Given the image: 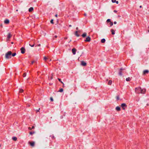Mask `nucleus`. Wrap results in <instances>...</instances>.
Segmentation results:
<instances>
[{
	"mask_svg": "<svg viewBox=\"0 0 149 149\" xmlns=\"http://www.w3.org/2000/svg\"><path fill=\"white\" fill-rule=\"evenodd\" d=\"M12 139L13 140L15 141L17 140V138L15 136H14L12 137Z\"/></svg>",
	"mask_w": 149,
	"mask_h": 149,
	"instance_id": "14",
	"label": "nucleus"
},
{
	"mask_svg": "<svg viewBox=\"0 0 149 149\" xmlns=\"http://www.w3.org/2000/svg\"><path fill=\"white\" fill-rule=\"evenodd\" d=\"M77 51V49L75 48H73L72 49V52L74 55L76 54V52Z\"/></svg>",
	"mask_w": 149,
	"mask_h": 149,
	"instance_id": "8",
	"label": "nucleus"
},
{
	"mask_svg": "<svg viewBox=\"0 0 149 149\" xmlns=\"http://www.w3.org/2000/svg\"><path fill=\"white\" fill-rule=\"evenodd\" d=\"M29 130H32V128H31V127H29Z\"/></svg>",
	"mask_w": 149,
	"mask_h": 149,
	"instance_id": "35",
	"label": "nucleus"
},
{
	"mask_svg": "<svg viewBox=\"0 0 149 149\" xmlns=\"http://www.w3.org/2000/svg\"><path fill=\"white\" fill-rule=\"evenodd\" d=\"M114 24H116V22H114Z\"/></svg>",
	"mask_w": 149,
	"mask_h": 149,
	"instance_id": "39",
	"label": "nucleus"
},
{
	"mask_svg": "<svg viewBox=\"0 0 149 149\" xmlns=\"http://www.w3.org/2000/svg\"><path fill=\"white\" fill-rule=\"evenodd\" d=\"M91 41V38L90 37H87L86 38V39L85 40V42H90Z\"/></svg>",
	"mask_w": 149,
	"mask_h": 149,
	"instance_id": "7",
	"label": "nucleus"
},
{
	"mask_svg": "<svg viewBox=\"0 0 149 149\" xmlns=\"http://www.w3.org/2000/svg\"><path fill=\"white\" fill-rule=\"evenodd\" d=\"M148 32H149V30L148 31Z\"/></svg>",
	"mask_w": 149,
	"mask_h": 149,
	"instance_id": "54",
	"label": "nucleus"
},
{
	"mask_svg": "<svg viewBox=\"0 0 149 149\" xmlns=\"http://www.w3.org/2000/svg\"><path fill=\"white\" fill-rule=\"evenodd\" d=\"M75 35L77 37H79V35L78 33V31H76L75 32Z\"/></svg>",
	"mask_w": 149,
	"mask_h": 149,
	"instance_id": "21",
	"label": "nucleus"
},
{
	"mask_svg": "<svg viewBox=\"0 0 149 149\" xmlns=\"http://www.w3.org/2000/svg\"><path fill=\"white\" fill-rule=\"evenodd\" d=\"M55 16L56 17H57V15L56 14L55 15Z\"/></svg>",
	"mask_w": 149,
	"mask_h": 149,
	"instance_id": "40",
	"label": "nucleus"
},
{
	"mask_svg": "<svg viewBox=\"0 0 149 149\" xmlns=\"http://www.w3.org/2000/svg\"><path fill=\"white\" fill-rule=\"evenodd\" d=\"M53 19H52L51 20V21H50V22L51 23H52V24H54V22H53Z\"/></svg>",
	"mask_w": 149,
	"mask_h": 149,
	"instance_id": "30",
	"label": "nucleus"
},
{
	"mask_svg": "<svg viewBox=\"0 0 149 149\" xmlns=\"http://www.w3.org/2000/svg\"><path fill=\"white\" fill-rule=\"evenodd\" d=\"M131 79V78H130V77H128L126 79V80L127 81H130Z\"/></svg>",
	"mask_w": 149,
	"mask_h": 149,
	"instance_id": "19",
	"label": "nucleus"
},
{
	"mask_svg": "<svg viewBox=\"0 0 149 149\" xmlns=\"http://www.w3.org/2000/svg\"><path fill=\"white\" fill-rule=\"evenodd\" d=\"M58 79L59 81H61V83H62V84H63V83L62 81H61V79Z\"/></svg>",
	"mask_w": 149,
	"mask_h": 149,
	"instance_id": "33",
	"label": "nucleus"
},
{
	"mask_svg": "<svg viewBox=\"0 0 149 149\" xmlns=\"http://www.w3.org/2000/svg\"><path fill=\"white\" fill-rule=\"evenodd\" d=\"M116 98L117 100H119L120 99L119 97L118 96H117L116 97Z\"/></svg>",
	"mask_w": 149,
	"mask_h": 149,
	"instance_id": "24",
	"label": "nucleus"
},
{
	"mask_svg": "<svg viewBox=\"0 0 149 149\" xmlns=\"http://www.w3.org/2000/svg\"><path fill=\"white\" fill-rule=\"evenodd\" d=\"M50 61H51V59L50 60Z\"/></svg>",
	"mask_w": 149,
	"mask_h": 149,
	"instance_id": "51",
	"label": "nucleus"
},
{
	"mask_svg": "<svg viewBox=\"0 0 149 149\" xmlns=\"http://www.w3.org/2000/svg\"><path fill=\"white\" fill-rule=\"evenodd\" d=\"M26 75H24V76H23V77L25 78L26 77Z\"/></svg>",
	"mask_w": 149,
	"mask_h": 149,
	"instance_id": "42",
	"label": "nucleus"
},
{
	"mask_svg": "<svg viewBox=\"0 0 149 149\" xmlns=\"http://www.w3.org/2000/svg\"><path fill=\"white\" fill-rule=\"evenodd\" d=\"M63 88H60L59 89V90L58 91L59 92H63Z\"/></svg>",
	"mask_w": 149,
	"mask_h": 149,
	"instance_id": "25",
	"label": "nucleus"
},
{
	"mask_svg": "<svg viewBox=\"0 0 149 149\" xmlns=\"http://www.w3.org/2000/svg\"><path fill=\"white\" fill-rule=\"evenodd\" d=\"M81 64L82 66H86V63L84 61H81Z\"/></svg>",
	"mask_w": 149,
	"mask_h": 149,
	"instance_id": "6",
	"label": "nucleus"
},
{
	"mask_svg": "<svg viewBox=\"0 0 149 149\" xmlns=\"http://www.w3.org/2000/svg\"><path fill=\"white\" fill-rule=\"evenodd\" d=\"M1 147V145H0V147Z\"/></svg>",
	"mask_w": 149,
	"mask_h": 149,
	"instance_id": "53",
	"label": "nucleus"
},
{
	"mask_svg": "<svg viewBox=\"0 0 149 149\" xmlns=\"http://www.w3.org/2000/svg\"><path fill=\"white\" fill-rule=\"evenodd\" d=\"M105 42V40L104 38H103V39H102L101 40V42L102 43H104Z\"/></svg>",
	"mask_w": 149,
	"mask_h": 149,
	"instance_id": "17",
	"label": "nucleus"
},
{
	"mask_svg": "<svg viewBox=\"0 0 149 149\" xmlns=\"http://www.w3.org/2000/svg\"><path fill=\"white\" fill-rule=\"evenodd\" d=\"M116 109L118 111H120V108L118 106H117L116 108Z\"/></svg>",
	"mask_w": 149,
	"mask_h": 149,
	"instance_id": "13",
	"label": "nucleus"
},
{
	"mask_svg": "<svg viewBox=\"0 0 149 149\" xmlns=\"http://www.w3.org/2000/svg\"><path fill=\"white\" fill-rule=\"evenodd\" d=\"M69 26L70 27H71V25H70Z\"/></svg>",
	"mask_w": 149,
	"mask_h": 149,
	"instance_id": "46",
	"label": "nucleus"
},
{
	"mask_svg": "<svg viewBox=\"0 0 149 149\" xmlns=\"http://www.w3.org/2000/svg\"><path fill=\"white\" fill-rule=\"evenodd\" d=\"M12 56V52L11 51H8L5 54V58L7 59L11 58Z\"/></svg>",
	"mask_w": 149,
	"mask_h": 149,
	"instance_id": "1",
	"label": "nucleus"
},
{
	"mask_svg": "<svg viewBox=\"0 0 149 149\" xmlns=\"http://www.w3.org/2000/svg\"><path fill=\"white\" fill-rule=\"evenodd\" d=\"M112 2L113 3H115L116 1V0H111Z\"/></svg>",
	"mask_w": 149,
	"mask_h": 149,
	"instance_id": "31",
	"label": "nucleus"
},
{
	"mask_svg": "<svg viewBox=\"0 0 149 149\" xmlns=\"http://www.w3.org/2000/svg\"><path fill=\"white\" fill-rule=\"evenodd\" d=\"M16 11H18V10H16Z\"/></svg>",
	"mask_w": 149,
	"mask_h": 149,
	"instance_id": "47",
	"label": "nucleus"
},
{
	"mask_svg": "<svg viewBox=\"0 0 149 149\" xmlns=\"http://www.w3.org/2000/svg\"><path fill=\"white\" fill-rule=\"evenodd\" d=\"M115 2H116V3H117V4L118 3V1H116Z\"/></svg>",
	"mask_w": 149,
	"mask_h": 149,
	"instance_id": "38",
	"label": "nucleus"
},
{
	"mask_svg": "<svg viewBox=\"0 0 149 149\" xmlns=\"http://www.w3.org/2000/svg\"><path fill=\"white\" fill-rule=\"evenodd\" d=\"M141 6H140V8H141Z\"/></svg>",
	"mask_w": 149,
	"mask_h": 149,
	"instance_id": "50",
	"label": "nucleus"
},
{
	"mask_svg": "<svg viewBox=\"0 0 149 149\" xmlns=\"http://www.w3.org/2000/svg\"><path fill=\"white\" fill-rule=\"evenodd\" d=\"M1 27H2V24H1Z\"/></svg>",
	"mask_w": 149,
	"mask_h": 149,
	"instance_id": "45",
	"label": "nucleus"
},
{
	"mask_svg": "<svg viewBox=\"0 0 149 149\" xmlns=\"http://www.w3.org/2000/svg\"><path fill=\"white\" fill-rule=\"evenodd\" d=\"M47 59L48 58L45 56H44L43 58V59L45 61H46Z\"/></svg>",
	"mask_w": 149,
	"mask_h": 149,
	"instance_id": "26",
	"label": "nucleus"
},
{
	"mask_svg": "<svg viewBox=\"0 0 149 149\" xmlns=\"http://www.w3.org/2000/svg\"><path fill=\"white\" fill-rule=\"evenodd\" d=\"M145 92H146L145 89L141 88V93L143 94L145 93Z\"/></svg>",
	"mask_w": 149,
	"mask_h": 149,
	"instance_id": "11",
	"label": "nucleus"
},
{
	"mask_svg": "<svg viewBox=\"0 0 149 149\" xmlns=\"http://www.w3.org/2000/svg\"><path fill=\"white\" fill-rule=\"evenodd\" d=\"M11 43H12V44H13V42H11Z\"/></svg>",
	"mask_w": 149,
	"mask_h": 149,
	"instance_id": "48",
	"label": "nucleus"
},
{
	"mask_svg": "<svg viewBox=\"0 0 149 149\" xmlns=\"http://www.w3.org/2000/svg\"><path fill=\"white\" fill-rule=\"evenodd\" d=\"M35 132H29V134L30 135H32L33 134L35 133Z\"/></svg>",
	"mask_w": 149,
	"mask_h": 149,
	"instance_id": "22",
	"label": "nucleus"
},
{
	"mask_svg": "<svg viewBox=\"0 0 149 149\" xmlns=\"http://www.w3.org/2000/svg\"><path fill=\"white\" fill-rule=\"evenodd\" d=\"M109 24H110L111 26H112L113 25V23L111 22H109Z\"/></svg>",
	"mask_w": 149,
	"mask_h": 149,
	"instance_id": "28",
	"label": "nucleus"
},
{
	"mask_svg": "<svg viewBox=\"0 0 149 149\" xmlns=\"http://www.w3.org/2000/svg\"><path fill=\"white\" fill-rule=\"evenodd\" d=\"M31 128H32V129H34V126H32Z\"/></svg>",
	"mask_w": 149,
	"mask_h": 149,
	"instance_id": "36",
	"label": "nucleus"
},
{
	"mask_svg": "<svg viewBox=\"0 0 149 149\" xmlns=\"http://www.w3.org/2000/svg\"><path fill=\"white\" fill-rule=\"evenodd\" d=\"M30 45V46H31V47H34V44H33V45Z\"/></svg>",
	"mask_w": 149,
	"mask_h": 149,
	"instance_id": "34",
	"label": "nucleus"
},
{
	"mask_svg": "<svg viewBox=\"0 0 149 149\" xmlns=\"http://www.w3.org/2000/svg\"><path fill=\"white\" fill-rule=\"evenodd\" d=\"M112 81L111 80H109L108 82V84L109 85H110L112 84Z\"/></svg>",
	"mask_w": 149,
	"mask_h": 149,
	"instance_id": "23",
	"label": "nucleus"
},
{
	"mask_svg": "<svg viewBox=\"0 0 149 149\" xmlns=\"http://www.w3.org/2000/svg\"><path fill=\"white\" fill-rule=\"evenodd\" d=\"M11 33H8L7 35V40H8L10 39V38H11Z\"/></svg>",
	"mask_w": 149,
	"mask_h": 149,
	"instance_id": "5",
	"label": "nucleus"
},
{
	"mask_svg": "<svg viewBox=\"0 0 149 149\" xmlns=\"http://www.w3.org/2000/svg\"><path fill=\"white\" fill-rule=\"evenodd\" d=\"M4 23L6 24H8L9 23V20L8 19H5L4 21Z\"/></svg>",
	"mask_w": 149,
	"mask_h": 149,
	"instance_id": "10",
	"label": "nucleus"
},
{
	"mask_svg": "<svg viewBox=\"0 0 149 149\" xmlns=\"http://www.w3.org/2000/svg\"><path fill=\"white\" fill-rule=\"evenodd\" d=\"M107 22H110L111 21V19H108L107 20Z\"/></svg>",
	"mask_w": 149,
	"mask_h": 149,
	"instance_id": "27",
	"label": "nucleus"
},
{
	"mask_svg": "<svg viewBox=\"0 0 149 149\" xmlns=\"http://www.w3.org/2000/svg\"><path fill=\"white\" fill-rule=\"evenodd\" d=\"M114 12H115V13H116L117 12V11L116 10H114Z\"/></svg>",
	"mask_w": 149,
	"mask_h": 149,
	"instance_id": "41",
	"label": "nucleus"
},
{
	"mask_svg": "<svg viewBox=\"0 0 149 149\" xmlns=\"http://www.w3.org/2000/svg\"><path fill=\"white\" fill-rule=\"evenodd\" d=\"M86 35H87V33H83V34L82 35V36L83 37V38H84L86 36Z\"/></svg>",
	"mask_w": 149,
	"mask_h": 149,
	"instance_id": "16",
	"label": "nucleus"
},
{
	"mask_svg": "<svg viewBox=\"0 0 149 149\" xmlns=\"http://www.w3.org/2000/svg\"><path fill=\"white\" fill-rule=\"evenodd\" d=\"M111 31L112 34L114 35L115 34V31L113 29H111Z\"/></svg>",
	"mask_w": 149,
	"mask_h": 149,
	"instance_id": "20",
	"label": "nucleus"
},
{
	"mask_svg": "<svg viewBox=\"0 0 149 149\" xmlns=\"http://www.w3.org/2000/svg\"><path fill=\"white\" fill-rule=\"evenodd\" d=\"M149 72V71L148 70H145L143 72V74H148Z\"/></svg>",
	"mask_w": 149,
	"mask_h": 149,
	"instance_id": "12",
	"label": "nucleus"
},
{
	"mask_svg": "<svg viewBox=\"0 0 149 149\" xmlns=\"http://www.w3.org/2000/svg\"><path fill=\"white\" fill-rule=\"evenodd\" d=\"M40 109V108H39V109H38V110H39Z\"/></svg>",
	"mask_w": 149,
	"mask_h": 149,
	"instance_id": "52",
	"label": "nucleus"
},
{
	"mask_svg": "<svg viewBox=\"0 0 149 149\" xmlns=\"http://www.w3.org/2000/svg\"><path fill=\"white\" fill-rule=\"evenodd\" d=\"M24 91V90L22 89V88H20L19 89V92L20 93H22Z\"/></svg>",
	"mask_w": 149,
	"mask_h": 149,
	"instance_id": "18",
	"label": "nucleus"
},
{
	"mask_svg": "<svg viewBox=\"0 0 149 149\" xmlns=\"http://www.w3.org/2000/svg\"><path fill=\"white\" fill-rule=\"evenodd\" d=\"M33 10V7L30 8L29 10V12L32 11Z\"/></svg>",
	"mask_w": 149,
	"mask_h": 149,
	"instance_id": "15",
	"label": "nucleus"
},
{
	"mask_svg": "<svg viewBox=\"0 0 149 149\" xmlns=\"http://www.w3.org/2000/svg\"><path fill=\"white\" fill-rule=\"evenodd\" d=\"M54 37H55V38H57V36H54Z\"/></svg>",
	"mask_w": 149,
	"mask_h": 149,
	"instance_id": "43",
	"label": "nucleus"
},
{
	"mask_svg": "<svg viewBox=\"0 0 149 149\" xmlns=\"http://www.w3.org/2000/svg\"><path fill=\"white\" fill-rule=\"evenodd\" d=\"M21 53L22 54H24L25 52V49L24 47H22L21 48Z\"/></svg>",
	"mask_w": 149,
	"mask_h": 149,
	"instance_id": "4",
	"label": "nucleus"
},
{
	"mask_svg": "<svg viewBox=\"0 0 149 149\" xmlns=\"http://www.w3.org/2000/svg\"><path fill=\"white\" fill-rule=\"evenodd\" d=\"M78 27H77V28H76V29L77 30H78Z\"/></svg>",
	"mask_w": 149,
	"mask_h": 149,
	"instance_id": "44",
	"label": "nucleus"
},
{
	"mask_svg": "<svg viewBox=\"0 0 149 149\" xmlns=\"http://www.w3.org/2000/svg\"><path fill=\"white\" fill-rule=\"evenodd\" d=\"M40 45H40V44H38V45H37V46H40Z\"/></svg>",
	"mask_w": 149,
	"mask_h": 149,
	"instance_id": "37",
	"label": "nucleus"
},
{
	"mask_svg": "<svg viewBox=\"0 0 149 149\" xmlns=\"http://www.w3.org/2000/svg\"><path fill=\"white\" fill-rule=\"evenodd\" d=\"M50 100L52 101H53V98L52 97H50Z\"/></svg>",
	"mask_w": 149,
	"mask_h": 149,
	"instance_id": "32",
	"label": "nucleus"
},
{
	"mask_svg": "<svg viewBox=\"0 0 149 149\" xmlns=\"http://www.w3.org/2000/svg\"><path fill=\"white\" fill-rule=\"evenodd\" d=\"M141 88L140 87L136 88L135 89L136 93H137L139 94L141 93Z\"/></svg>",
	"mask_w": 149,
	"mask_h": 149,
	"instance_id": "2",
	"label": "nucleus"
},
{
	"mask_svg": "<svg viewBox=\"0 0 149 149\" xmlns=\"http://www.w3.org/2000/svg\"><path fill=\"white\" fill-rule=\"evenodd\" d=\"M127 107V105L125 103L122 104V108L123 110H125Z\"/></svg>",
	"mask_w": 149,
	"mask_h": 149,
	"instance_id": "3",
	"label": "nucleus"
},
{
	"mask_svg": "<svg viewBox=\"0 0 149 149\" xmlns=\"http://www.w3.org/2000/svg\"><path fill=\"white\" fill-rule=\"evenodd\" d=\"M33 63V62H32V63Z\"/></svg>",
	"mask_w": 149,
	"mask_h": 149,
	"instance_id": "49",
	"label": "nucleus"
},
{
	"mask_svg": "<svg viewBox=\"0 0 149 149\" xmlns=\"http://www.w3.org/2000/svg\"><path fill=\"white\" fill-rule=\"evenodd\" d=\"M29 143L31 146L33 147L34 146L35 143L34 142H30Z\"/></svg>",
	"mask_w": 149,
	"mask_h": 149,
	"instance_id": "9",
	"label": "nucleus"
},
{
	"mask_svg": "<svg viewBox=\"0 0 149 149\" xmlns=\"http://www.w3.org/2000/svg\"><path fill=\"white\" fill-rule=\"evenodd\" d=\"M16 55V53H14L13 54H12V56H15Z\"/></svg>",
	"mask_w": 149,
	"mask_h": 149,
	"instance_id": "29",
	"label": "nucleus"
}]
</instances>
